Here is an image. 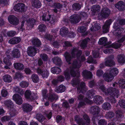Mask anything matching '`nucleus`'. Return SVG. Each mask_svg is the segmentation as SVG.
Wrapping results in <instances>:
<instances>
[{"mask_svg": "<svg viewBox=\"0 0 125 125\" xmlns=\"http://www.w3.org/2000/svg\"><path fill=\"white\" fill-rule=\"evenodd\" d=\"M115 6L120 11H123L125 10V4L122 1H119L115 4Z\"/></svg>", "mask_w": 125, "mask_h": 125, "instance_id": "nucleus-17", "label": "nucleus"}, {"mask_svg": "<svg viewBox=\"0 0 125 125\" xmlns=\"http://www.w3.org/2000/svg\"><path fill=\"white\" fill-rule=\"evenodd\" d=\"M4 104L5 107L7 108H12L13 106V104L12 101L10 100H7L4 101Z\"/></svg>", "mask_w": 125, "mask_h": 125, "instance_id": "nucleus-31", "label": "nucleus"}, {"mask_svg": "<svg viewBox=\"0 0 125 125\" xmlns=\"http://www.w3.org/2000/svg\"><path fill=\"white\" fill-rule=\"evenodd\" d=\"M54 7L56 8L60 9L62 7V5L59 3H55L53 4Z\"/></svg>", "mask_w": 125, "mask_h": 125, "instance_id": "nucleus-59", "label": "nucleus"}, {"mask_svg": "<svg viewBox=\"0 0 125 125\" xmlns=\"http://www.w3.org/2000/svg\"><path fill=\"white\" fill-rule=\"evenodd\" d=\"M8 19L9 21L11 24L16 25L19 24L18 20L16 16L13 15L9 16Z\"/></svg>", "mask_w": 125, "mask_h": 125, "instance_id": "nucleus-13", "label": "nucleus"}, {"mask_svg": "<svg viewBox=\"0 0 125 125\" xmlns=\"http://www.w3.org/2000/svg\"><path fill=\"white\" fill-rule=\"evenodd\" d=\"M65 90V87L63 85H60L55 90L57 93L62 92H64Z\"/></svg>", "mask_w": 125, "mask_h": 125, "instance_id": "nucleus-39", "label": "nucleus"}, {"mask_svg": "<svg viewBox=\"0 0 125 125\" xmlns=\"http://www.w3.org/2000/svg\"><path fill=\"white\" fill-rule=\"evenodd\" d=\"M20 86L22 87H27L29 85V83L26 82H22L20 83Z\"/></svg>", "mask_w": 125, "mask_h": 125, "instance_id": "nucleus-61", "label": "nucleus"}, {"mask_svg": "<svg viewBox=\"0 0 125 125\" xmlns=\"http://www.w3.org/2000/svg\"><path fill=\"white\" fill-rule=\"evenodd\" d=\"M80 81L79 79H73L71 82V84L73 86H77V93L83 92V91H86L84 83L82 82L79 85Z\"/></svg>", "mask_w": 125, "mask_h": 125, "instance_id": "nucleus-1", "label": "nucleus"}, {"mask_svg": "<svg viewBox=\"0 0 125 125\" xmlns=\"http://www.w3.org/2000/svg\"><path fill=\"white\" fill-rule=\"evenodd\" d=\"M49 74V72L46 70L45 69L41 75L43 78H47Z\"/></svg>", "mask_w": 125, "mask_h": 125, "instance_id": "nucleus-50", "label": "nucleus"}, {"mask_svg": "<svg viewBox=\"0 0 125 125\" xmlns=\"http://www.w3.org/2000/svg\"><path fill=\"white\" fill-rule=\"evenodd\" d=\"M78 62L75 60L73 61L72 64V67L70 69V73L72 77H76V78H79L80 76V72L79 71L74 70V69L77 68Z\"/></svg>", "mask_w": 125, "mask_h": 125, "instance_id": "nucleus-3", "label": "nucleus"}, {"mask_svg": "<svg viewBox=\"0 0 125 125\" xmlns=\"http://www.w3.org/2000/svg\"><path fill=\"white\" fill-rule=\"evenodd\" d=\"M78 50V48L76 47H73L71 50V55L72 57L73 58L76 57V54Z\"/></svg>", "mask_w": 125, "mask_h": 125, "instance_id": "nucleus-46", "label": "nucleus"}, {"mask_svg": "<svg viewBox=\"0 0 125 125\" xmlns=\"http://www.w3.org/2000/svg\"><path fill=\"white\" fill-rule=\"evenodd\" d=\"M22 108L24 112L27 113L31 111L32 107L29 104H25L22 105Z\"/></svg>", "mask_w": 125, "mask_h": 125, "instance_id": "nucleus-22", "label": "nucleus"}, {"mask_svg": "<svg viewBox=\"0 0 125 125\" xmlns=\"http://www.w3.org/2000/svg\"><path fill=\"white\" fill-rule=\"evenodd\" d=\"M120 87L124 88H125V79H122L119 80L118 82Z\"/></svg>", "mask_w": 125, "mask_h": 125, "instance_id": "nucleus-44", "label": "nucleus"}, {"mask_svg": "<svg viewBox=\"0 0 125 125\" xmlns=\"http://www.w3.org/2000/svg\"><path fill=\"white\" fill-rule=\"evenodd\" d=\"M64 74L65 76V78H70V75L71 76L70 71V72L68 70H66L64 71ZM57 78H65L63 76H60L58 77Z\"/></svg>", "mask_w": 125, "mask_h": 125, "instance_id": "nucleus-40", "label": "nucleus"}, {"mask_svg": "<svg viewBox=\"0 0 125 125\" xmlns=\"http://www.w3.org/2000/svg\"><path fill=\"white\" fill-rule=\"evenodd\" d=\"M90 38L87 37L83 39L81 42L80 46L82 49H84L87 46L88 42L90 41Z\"/></svg>", "mask_w": 125, "mask_h": 125, "instance_id": "nucleus-20", "label": "nucleus"}, {"mask_svg": "<svg viewBox=\"0 0 125 125\" xmlns=\"http://www.w3.org/2000/svg\"><path fill=\"white\" fill-rule=\"evenodd\" d=\"M79 16L81 18V19H85L87 17V12L84 11H81L80 13Z\"/></svg>", "mask_w": 125, "mask_h": 125, "instance_id": "nucleus-45", "label": "nucleus"}, {"mask_svg": "<svg viewBox=\"0 0 125 125\" xmlns=\"http://www.w3.org/2000/svg\"><path fill=\"white\" fill-rule=\"evenodd\" d=\"M68 32V29L65 27L62 28L60 30V34L62 36H67Z\"/></svg>", "mask_w": 125, "mask_h": 125, "instance_id": "nucleus-29", "label": "nucleus"}, {"mask_svg": "<svg viewBox=\"0 0 125 125\" xmlns=\"http://www.w3.org/2000/svg\"><path fill=\"white\" fill-rule=\"evenodd\" d=\"M72 44L71 42L68 41H65L64 42V47L65 48H67L69 47H71L72 46Z\"/></svg>", "mask_w": 125, "mask_h": 125, "instance_id": "nucleus-54", "label": "nucleus"}, {"mask_svg": "<svg viewBox=\"0 0 125 125\" xmlns=\"http://www.w3.org/2000/svg\"><path fill=\"white\" fill-rule=\"evenodd\" d=\"M58 96L55 94H50L48 97V99L51 102H52L54 100L56 101L58 98Z\"/></svg>", "mask_w": 125, "mask_h": 125, "instance_id": "nucleus-30", "label": "nucleus"}, {"mask_svg": "<svg viewBox=\"0 0 125 125\" xmlns=\"http://www.w3.org/2000/svg\"><path fill=\"white\" fill-rule=\"evenodd\" d=\"M118 73V69L116 68H113L111 70L109 73H105L103 75V78H114Z\"/></svg>", "mask_w": 125, "mask_h": 125, "instance_id": "nucleus-4", "label": "nucleus"}, {"mask_svg": "<svg viewBox=\"0 0 125 125\" xmlns=\"http://www.w3.org/2000/svg\"><path fill=\"white\" fill-rule=\"evenodd\" d=\"M33 45L37 47H40L42 44L41 42L39 39L37 38L33 39L32 41Z\"/></svg>", "mask_w": 125, "mask_h": 125, "instance_id": "nucleus-24", "label": "nucleus"}, {"mask_svg": "<svg viewBox=\"0 0 125 125\" xmlns=\"http://www.w3.org/2000/svg\"><path fill=\"white\" fill-rule=\"evenodd\" d=\"M102 107L103 109L105 110H108L111 108V106L109 103L107 102L103 104Z\"/></svg>", "mask_w": 125, "mask_h": 125, "instance_id": "nucleus-43", "label": "nucleus"}, {"mask_svg": "<svg viewBox=\"0 0 125 125\" xmlns=\"http://www.w3.org/2000/svg\"><path fill=\"white\" fill-rule=\"evenodd\" d=\"M82 54V51L81 50H78L76 54V57L77 60L79 59Z\"/></svg>", "mask_w": 125, "mask_h": 125, "instance_id": "nucleus-60", "label": "nucleus"}, {"mask_svg": "<svg viewBox=\"0 0 125 125\" xmlns=\"http://www.w3.org/2000/svg\"><path fill=\"white\" fill-rule=\"evenodd\" d=\"M10 53L9 50L7 51L5 53L6 56L9 59H13L14 58H19L21 56V53L19 50L17 48H14Z\"/></svg>", "mask_w": 125, "mask_h": 125, "instance_id": "nucleus-2", "label": "nucleus"}, {"mask_svg": "<svg viewBox=\"0 0 125 125\" xmlns=\"http://www.w3.org/2000/svg\"><path fill=\"white\" fill-rule=\"evenodd\" d=\"M118 93V90L115 88H110L106 90L105 94L106 95H110V96H116L117 97Z\"/></svg>", "mask_w": 125, "mask_h": 125, "instance_id": "nucleus-6", "label": "nucleus"}, {"mask_svg": "<svg viewBox=\"0 0 125 125\" xmlns=\"http://www.w3.org/2000/svg\"><path fill=\"white\" fill-rule=\"evenodd\" d=\"M100 28L98 24H95L91 28V30L92 31H94L98 30Z\"/></svg>", "mask_w": 125, "mask_h": 125, "instance_id": "nucleus-47", "label": "nucleus"}, {"mask_svg": "<svg viewBox=\"0 0 125 125\" xmlns=\"http://www.w3.org/2000/svg\"><path fill=\"white\" fill-rule=\"evenodd\" d=\"M64 80V79H53L52 81V83L54 85H57L60 82H62Z\"/></svg>", "mask_w": 125, "mask_h": 125, "instance_id": "nucleus-41", "label": "nucleus"}, {"mask_svg": "<svg viewBox=\"0 0 125 125\" xmlns=\"http://www.w3.org/2000/svg\"><path fill=\"white\" fill-rule=\"evenodd\" d=\"M69 20L72 23L75 24L80 22L81 20V18L79 15L74 14L70 17Z\"/></svg>", "mask_w": 125, "mask_h": 125, "instance_id": "nucleus-11", "label": "nucleus"}, {"mask_svg": "<svg viewBox=\"0 0 125 125\" xmlns=\"http://www.w3.org/2000/svg\"><path fill=\"white\" fill-rule=\"evenodd\" d=\"M114 115L115 114L113 112L109 111L106 113L105 116L107 118H111L113 117Z\"/></svg>", "mask_w": 125, "mask_h": 125, "instance_id": "nucleus-48", "label": "nucleus"}, {"mask_svg": "<svg viewBox=\"0 0 125 125\" xmlns=\"http://www.w3.org/2000/svg\"><path fill=\"white\" fill-rule=\"evenodd\" d=\"M40 56L44 61H47L48 59V57L47 55L45 53L42 54L40 55Z\"/></svg>", "mask_w": 125, "mask_h": 125, "instance_id": "nucleus-55", "label": "nucleus"}, {"mask_svg": "<svg viewBox=\"0 0 125 125\" xmlns=\"http://www.w3.org/2000/svg\"><path fill=\"white\" fill-rule=\"evenodd\" d=\"M107 124L106 121L104 119L100 120L98 122V124L99 125H106Z\"/></svg>", "mask_w": 125, "mask_h": 125, "instance_id": "nucleus-63", "label": "nucleus"}, {"mask_svg": "<svg viewBox=\"0 0 125 125\" xmlns=\"http://www.w3.org/2000/svg\"><path fill=\"white\" fill-rule=\"evenodd\" d=\"M14 66L15 68L19 70H22L24 68V65L23 64L19 62L14 63Z\"/></svg>", "mask_w": 125, "mask_h": 125, "instance_id": "nucleus-33", "label": "nucleus"}, {"mask_svg": "<svg viewBox=\"0 0 125 125\" xmlns=\"http://www.w3.org/2000/svg\"><path fill=\"white\" fill-rule=\"evenodd\" d=\"M24 95L26 99L31 101L34 100L37 98V96L35 94L32 95L31 92L29 90L26 91Z\"/></svg>", "mask_w": 125, "mask_h": 125, "instance_id": "nucleus-12", "label": "nucleus"}, {"mask_svg": "<svg viewBox=\"0 0 125 125\" xmlns=\"http://www.w3.org/2000/svg\"><path fill=\"white\" fill-rule=\"evenodd\" d=\"M11 119V117L9 116H5L2 117L1 119V121L3 122L5 121H8L10 120Z\"/></svg>", "mask_w": 125, "mask_h": 125, "instance_id": "nucleus-62", "label": "nucleus"}, {"mask_svg": "<svg viewBox=\"0 0 125 125\" xmlns=\"http://www.w3.org/2000/svg\"><path fill=\"white\" fill-rule=\"evenodd\" d=\"M14 9L15 11L19 12H24L26 10L25 5L21 3L16 4L14 6Z\"/></svg>", "mask_w": 125, "mask_h": 125, "instance_id": "nucleus-7", "label": "nucleus"}, {"mask_svg": "<svg viewBox=\"0 0 125 125\" xmlns=\"http://www.w3.org/2000/svg\"><path fill=\"white\" fill-rule=\"evenodd\" d=\"M51 72L53 74H59L61 72V69L59 67H54L51 69Z\"/></svg>", "mask_w": 125, "mask_h": 125, "instance_id": "nucleus-32", "label": "nucleus"}, {"mask_svg": "<svg viewBox=\"0 0 125 125\" xmlns=\"http://www.w3.org/2000/svg\"><path fill=\"white\" fill-rule=\"evenodd\" d=\"M46 27L45 25L43 24H41L38 27L39 31L41 32H44L45 31Z\"/></svg>", "mask_w": 125, "mask_h": 125, "instance_id": "nucleus-42", "label": "nucleus"}, {"mask_svg": "<svg viewBox=\"0 0 125 125\" xmlns=\"http://www.w3.org/2000/svg\"><path fill=\"white\" fill-rule=\"evenodd\" d=\"M83 117L84 119L88 123H89L90 122V119L87 115L84 114L83 115Z\"/></svg>", "mask_w": 125, "mask_h": 125, "instance_id": "nucleus-64", "label": "nucleus"}, {"mask_svg": "<svg viewBox=\"0 0 125 125\" xmlns=\"http://www.w3.org/2000/svg\"><path fill=\"white\" fill-rule=\"evenodd\" d=\"M119 104L120 106L123 108H125V101L123 100H120L119 101Z\"/></svg>", "mask_w": 125, "mask_h": 125, "instance_id": "nucleus-56", "label": "nucleus"}, {"mask_svg": "<svg viewBox=\"0 0 125 125\" xmlns=\"http://www.w3.org/2000/svg\"><path fill=\"white\" fill-rule=\"evenodd\" d=\"M112 22V20L111 19L106 20L102 27L103 32L104 33H106L109 32L110 26Z\"/></svg>", "mask_w": 125, "mask_h": 125, "instance_id": "nucleus-9", "label": "nucleus"}, {"mask_svg": "<svg viewBox=\"0 0 125 125\" xmlns=\"http://www.w3.org/2000/svg\"><path fill=\"white\" fill-rule=\"evenodd\" d=\"M104 74L103 71L101 69H98L97 71L96 75L99 77L103 76Z\"/></svg>", "mask_w": 125, "mask_h": 125, "instance_id": "nucleus-52", "label": "nucleus"}, {"mask_svg": "<svg viewBox=\"0 0 125 125\" xmlns=\"http://www.w3.org/2000/svg\"><path fill=\"white\" fill-rule=\"evenodd\" d=\"M110 13V11L107 8L103 9L102 10L101 12V16L104 18L108 17Z\"/></svg>", "mask_w": 125, "mask_h": 125, "instance_id": "nucleus-15", "label": "nucleus"}, {"mask_svg": "<svg viewBox=\"0 0 125 125\" xmlns=\"http://www.w3.org/2000/svg\"><path fill=\"white\" fill-rule=\"evenodd\" d=\"M32 6L36 8H40L42 6V4L39 0H32Z\"/></svg>", "mask_w": 125, "mask_h": 125, "instance_id": "nucleus-23", "label": "nucleus"}, {"mask_svg": "<svg viewBox=\"0 0 125 125\" xmlns=\"http://www.w3.org/2000/svg\"><path fill=\"white\" fill-rule=\"evenodd\" d=\"M21 39L19 37H14L10 39L9 41V42L11 44H15L20 42Z\"/></svg>", "mask_w": 125, "mask_h": 125, "instance_id": "nucleus-25", "label": "nucleus"}, {"mask_svg": "<svg viewBox=\"0 0 125 125\" xmlns=\"http://www.w3.org/2000/svg\"><path fill=\"white\" fill-rule=\"evenodd\" d=\"M5 57L4 58L3 60V62L6 65H7L9 66H10L12 63H11L10 59L7 57Z\"/></svg>", "mask_w": 125, "mask_h": 125, "instance_id": "nucleus-49", "label": "nucleus"}, {"mask_svg": "<svg viewBox=\"0 0 125 125\" xmlns=\"http://www.w3.org/2000/svg\"><path fill=\"white\" fill-rule=\"evenodd\" d=\"M66 61L69 64H71L70 62L72 58H73L70 53L67 52H65L64 54Z\"/></svg>", "mask_w": 125, "mask_h": 125, "instance_id": "nucleus-28", "label": "nucleus"}, {"mask_svg": "<svg viewBox=\"0 0 125 125\" xmlns=\"http://www.w3.org/2000/svg\"><path fill=\"white\" fill-rule=\"evenodd\" d=\"M122 45V44L119 43H113L112 44L113 47L115 49H118L120 48Z\"/></svg>", "mask_w": 125, "mask_h": 125, "instance_id": "nucleus-58", "label": "nucleus"}, {"mask_svg": "<svg viewBox=\"0 0 125 125\" xmlns=\"http://www.w3.org/2000/svg\"><path fill=\"white\" fill-rule=\"evenodd\" d=\"M114 56L112 55L108 56L107 60L104 62V64L106 66L111 67L115 65V62L113 60L114 59Z\"/></svg>", "mask_w": 125, "mask_h": 125, "instance_id": "nucleus-10", "label": "nucleus"}, {"mask_svg": "<svg viewBox=\"0 0 125 125\" xmlns=\"http://www.w3.org/2000/svg\"><path fill=\"white\" fill-rule=\"evenodd\" d=\"M86 27L84 26H81L78 29V31L80 33H83L85 32L86 30Z\"/></svg>", "mask_w": 125, "mask_h": 125, "instance_id": "nucleus-51", "label": "nucleus"}, {"mask_svg": "<svg viewBox=\"0 0 125 125\" xmlns=\"http://www.w3.org/2000/svg\"><path fill=\"white\" fill-rule=\"evenodd\" d=\"M124 111H122L120 110L116 111L115 113L116 117L118 118H121L122 117H123V114H124Z\"/></svg>", "mask_w": 125, "mask_h": 125, "instance_id": "nucleus-38", "label": "nucleus"}, {"mask_svg": "<svg viewBox=\"0 0 125 125\" xmlns=\"http://www.w3.org/2000/svg\"><path fill=\"white\" fill-rule=\"evenodd\" d=\"M48 16L49 18L47 19V21H49L51 25L55 24L58 21L57 18L50 15L49 14Z\"/></svg>", "mask_w": 125, "mask_h": 125, "instance_id": "nucleus-19", "label": "nucleus"}, {"mask_svg": "<svg viewBox=\"0 0 125 125\" xmlns=\"http://www.w3.org/2000/svg\"><path fill=\"white\" fill-rule=\"evenodd\" d=\"M61 23L63 25L67 26L69 24V20L66 18H63V20L61 21Z\"/></svg>", "mask_w": 125, "mask_h": 125, "instance_id": "nucleus-53", "label": "nucleus"}, {"mask_svg": "<svg viewBox=\"0 0 125 125\" xmlns=\"http://www.w3.org/2000/svg\"><path fill=\"white\" fill-rule=\"evenodd\" d=\"M72 7L73 10L76 11L79 10L81 7V5L77 3H74L72 5Z\"/></svg>", "mask_w": 125, "mask_h": 125, "instance_id": "nucleus-35", "label": "nucleus"}, {"mask_svg": "<svg viewBox=\"0 0 125 125\" xmlns=\"http://www.w3.org/2000/svg\"><path fill=\"white\" fill-rule=\"evenodd\" d=\"M36 118L40 122H42L45 119V118L41 114L38 113L35 116Z\"/></svg>", "mask_w": 125, "mask_h": 125, "instance_id": "nucleus-37", "label": "nucleus"}, {"mask_svg": "<svg viewBox=\"0 0 125 125\" xmlns=\"http://www.w3.org/2000/svg\"><path fill=\"white\" fill-rule=\"evenodd\" d=\"M36 23V21L33 18H29L27 21V26L31 28H33Z\"/></svg>", "mask_w": 125, "mask_h": 125, "instance_id": "nucleus-21", "label": "nucleus"}, {"mask_svg": "<svg viewBox=\"0 0 125 125\" xmlns=\"http://www.w3.org/2000/svg\"><path fill=\"white\" fill-rule=\"evenodd\" d=\"M82 75L84 78H93V75L92 73L87 70H83Z\"/></svg>", "mask_w": 125, "mask_h": 125, "instance_id": "nucleus-16", "label": "nucleus"}, {"mask_svg": "<svg viewBox=\"0 0 125 125\" xmlns=\"http://www.w3.org/2000/svg\"><path fill=\"white\" fill-rule=\"evenodd\" d=\"M120 25L119 22H115L114 23L113 28L115 30L114 35L115 36H120L124 31V28L121 27Z\"/></svg>", "mask_w": 125, "mask_h": 125, "instance_id": "nucleus-5", "label": "nucleus"}, {"mask_svg": "<svg viewBox=\"0 0 125 125\" xmlns=\"http://www.w3.org/2000/svg\"><path fill=\"white\" fill-rule=\"evenodd\" d=\"M13 99L16 103L18 104H21L22 103V100L21 97L18 94H14L13 96Z\"/></svg>", "mask_w": 125, "mask_h": 125, "instance_id": "nucleus-18", "label": "nucleus"}, {"mask_svg": "<svg viewBox=\"0 0 125 125\" xmlns=\"http://www.w3.org/2000/svg\"><path fill=\"white\" fill-rule=\"evenodd\" d=\"M117 61L119 63H123L125 62V56L121 54L117 56Z\"/></svg>", "mask_w": 125, "mask_h": 125, "instance_id": "nucleus-34", "label": "nucleus"}, {"mask_svg": "<svg viewBox=\"0 0 125 125\" xmlns=\"http://www.w3.org/2000/svg\"><path fill=\"white\" fill-rule=\"evenodd\" d=\"M45 69L41 67H40L37 68L36 71L38 74L41 75L42 72Z\"/></svg>", "mask_w": 125, "mask_h": 125, "instance_id": "nucleus-57", "label": "nucleus"}, {"mask_svg": "<svg viewBox=\"0 0 125 125\" xmlns=\"http://www.w3.org/2000/svg\"><path fill=\"white\" fill-rule=\"evenodd\" d=\"M107 42V39L105 37H102L99 39L98 43L100 45H105L106 44Z\"/></svg>", "mask_w": 125, "mask_h": 125, "instance_id": "nucleus-36", "label": "nucleus"}, {"mask_svg": "<svg viewBox=\"0 0 125 125\" xmlns=\"http://www.w3.org/2000/svg\"><path fill=\"white\" fill-rule=\"evenodd\" d=\"M53 63L59 66H61L62 62L61 59L58 57H54L52 59Z\"/></svg>", "mask_w": 125, "mask_h": 125, "instance_id": "nucleus-26", "label": "nucleus"}, {"mask_svg": "<svg viewBox=\"0 0 125 125\" xmlns=\"http://www.w3.org/2000/svg\"><path fill=\"white\" fill-rule=\"evenodd\" d=\"M39 49L34 47L31 46L28 48L27 53L29 56L33 57L35 56L37 52H39Z\"/></svg>", "mask_w": 125, "mask_h": 125, "instance_id": "nucleus-8", "label": "nucleus"}, {"mask_svg": "<svg viewBox=\"0 0 125 125\" xmlns=\"http://www.w3.org/2000/svg\"><path fill=\"white\" fill-rule=\"evenodd\" d=\"M93 101L94 103L97 104H99L100 103L103 102L104 100L99 95L95 96L94 98Z\"/></svg>", "mask_w": 125, "mask_h": 125, "instance_id": "nucleus-27", "label": "nucleus"}, {"mask_svg": "<svg viewBox=\"0 0 125 125\" xmlns=\"http://www.w3.org/2000/svg\"><path fill=\"white\" fill-rule=\"evenodd\" d=\"M91 111L92 114L95 116L98 117L100 112V108L97 106H93L91 107Z\"/></svg>", "mask_w": 125, "mask_h": 125, "instance_id": "nucleus-14", "label": "nucleus"}]
</instances>
